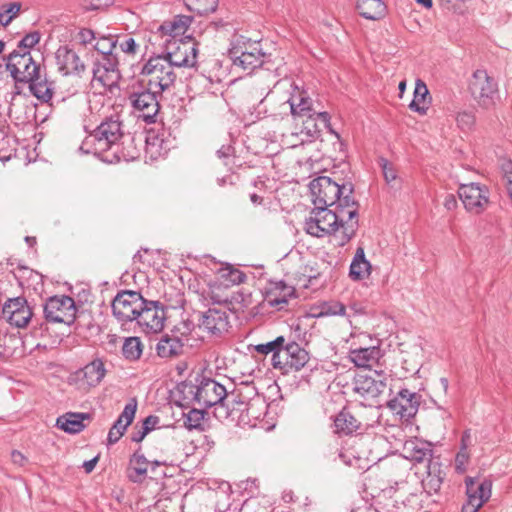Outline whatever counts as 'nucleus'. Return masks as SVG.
I'll return each instance as SVG.
<instances>
[{"mask_svg": "<svg viewBox=\"0 0 512 512\" xmlns=\"http://www.w3.org/2000/svg\"><path fill=\"white\" fill-rule=\"evenodd\" d=\"M343 206H315L305 221V231L315 237L340 233V246L348 243L356 234L359 227L358 203L355 200L341 199Z\"/></svg>", "mask_w": 512, "mask_h": 512, "instance_id": "1", "label": "nucleus"}, {"mask_svg": "<svg viewBox=\"0 0 512 512\" xmlns=\"http://www.w3.org/2000/svg\"><path fill=\"white\" fill-rule=\"evenodd\" d=\"M123 135L119 116L112 115L84 138L79 149L85 154H93L104 162H118L121 159L120 140Z\"/></svg>", "mask_w": 512, "mask_h": 512, "instance_id": "2", "label": "nucleus"}, {"mask_svg": "<svg viewBox=\"0 0 512 512\" xmlns=\"http://www.w3.org/2000/svg\"><path fill=\"white\" fill-rule=\"evenodd\" d=\"M309 187L314 206L335 207L338 204L343 206L341 199L347 197L348 200H354L352 184L339 185L326 176L312 180Z\"/></svg>", "mask_w": 512, "mask_h": 512, "instance_id": "3", "label": "nucleus"}, {"mask_svg": "<svg viewBox=\"0 0 512 512\" xmlns=\"http://www.w3.org/2000/svg\"><path fill=\"white\" fill-rule=\"evenodd\" d=\"M158 94L161 93L147 86L144 80L132 85L129 92L128 100L133 110L137 113L138 118H141L147 124L156 121V116L160 108L157 99Z\"/></svg>", "mask_w": 512, "mask_h": 512, "instance_id": "4", "label": "nucleus"}, {"mask_svg": "<svg viewBox=\"0 0 512 512\" xmlns=\"http://www.w3.org/2000/svg\"><path fill=\"white\" fill-rule=\"evenodd\" d=\"M140 74L145 78L143 80L147 86L160 93L170 89L177 79L175 70L162 55L150 58L143 65Z\"/></svg>", "mask_w": 512, "mask_h": 512, "instance_id": "5", "label": "nucleus"}, {"mask_svg": "<svg viewBox=\"0 0 512 512\" xmlns=\"http://www.w3.org/2000/svg\"><path fill=\"white\" fill-rule=\"evenodd\" d=\"M468 90L477 105L484 110L493 109L500 98L498 83L484 69L473 72Z\"/></svg>", "mask_w": 512, "mask_h": 512, "instance_id": "6", "label": "nucleus"}, {"mask_svg": "<svg viewBox=\"0 0 512 512\" xmlns=\"http://www.w3.org/2000/svg\"><path fill=\"white\" fill-rule=\"evenodd\" d=\"M466 502L462 512H478L492 496L493 481L489 477H471L464 479Z\"/></svg>", "mask_w": 512, "mask_h": 512, "instance_id": "7", "label": "nucleus"}, {"mask_svg": "<svg viewBox=\"0 0 512 512\" xmlns=\"http://www.w3.org/2000/svg\"><path fill=\"white\" fill-rule=\"evenodd\" d=\"M185 389L201 408L222 404L228 396L227 390L222 384L205 377H202L197 385H185Z\"/></svg>", "mask_w": 512, "mask_h": 512, "instance_id": "8", "label": "nucleus"}, {"mask_svg": "<svg viewBox=\"0 0 512 512\" xmlns=\"http://www.w3.org/2000/svg\"><path fill=\"white\" fill-rule=\"evenodd\" d=\"M229 57L235 66L244 70H253L264 64L266 54L262 51L259 42L238 40L229 49Z\"/></svg>", "mask_w": 512, "mask_h": 512, "instance_id": "9", "label": "nucleus"}, {"mask_svg": "<svg viewBox=\"0 0 512 512\" xmlns=\"http://www.w3.org/2000/svg\"><path fill=\"white\" fill-rule=\"evenodd\" d=\"M145 300L140 292L120 291L112 301L113 316L121 323L135 321L145 305Z\"/></svg>", "mask_w": 512, "mask_h": 512, "instance_id": "10", "label": "nucleus"}, {"mask_svg": "<svg viewBox=\"0 0 512 512\" xmlns=\"http://www.w3.org/2000/svg\"><path fill=\"white\" fill-rule=\"evenodd\" d=\"M388 375L384 371L369 370L356 374L353 391L365 400L378 398L387 388Z\"/></svg>", "mask_w": 512, "mask_h": 512, "instance_id": "11", "label": "nucleus"}, {"mask_svg": "<svg viewBox=\"0 0 512 512\" xmlns=\"http://www.w3.org/2000/svg\"><path fill=\"white\" fill-rule=\"evenodd\" d=\"M76 305L72 297L61 295L48 298L43 306L44 318L48 323L71 325L76 318Z\"/></svg>", "mask_w": 512, "mask_h": 512, "instance_id": "12", "label": "nucleus"}, {"mask_svg": "<svg viewBox=\"0 0 512 512\" xmlns=\"http://www.w3.org/2000/svg\"><path fill=\"white\" fill-rule=\"evenodd\" d=\"M6 69L16 82L26 83L37 75L40 65L33 60L30 51L14 50L7 58Z\"/></svg>", "mask_w": 512, "mask_h": 512, "instance_id": "13", "label": "nucleus"}, {"mask_svg": "<svg viewBox=\"0 0 512 512\" xmlns=\"http://www.w3.org/2000/svg\"><path fill=\"white\" fill-rule=\"evenodd\" d=\"M304 118L302 130L299 133L288 136L285 141L292 147L312 141L319 137L322 128L329 129L334 133L330 125V115L327 112L314 113L310 116H305Z\"/></svg>", "mask_w": 512, "mask_h": 512, "instance_id": "14", "label": "nucleus"}, {"mask_svg": "<svg viewBox=\"0 0 512 512\" xmlns=\"http://www.w3.org/2000/svg\"><path fill=\"white\" fill-rule=\"evenodd\" d=\"M167 51L162 57L169 62L172 68L195 67L197 63L198 49L195 43L191 41L179 40L173 41L166 40Z\"/></svg>", "mask_w": 512, "mask_h": 512, "instance_id": "15", "label": "nucleus"}, {"mask_svg": "<svg viewBox=\"0 0 512 512\" xmlns=\"http://www.w3.org/2000/svg\"><path fill=\"white\" fill-rule=\"evenodd\" d=\"M458 195L466 211L473 215L482 214L489 205V190L478 183L461 184Z\"/></svg>", "mask_w": 512, "mask_h": 512, "instance_id": "16", "label": "nucleus"}, {"mask_svg": "<svg viewBox=\"0 0 512 512\" xmlns=\"http://www.w3.org/2000/svg\"><path fill=\"white\" fill-rule=\"evenodd\" d=\"M139 312L136 322L146 333H158L164 328L166 313L158 301L145 300V305Z\"/></svg>", "mask_w": 512, "mask_h": 512, "instance_id": "17", "label": "nucleus"}, {"mask_svg": "<svg viewBox=\"0 0 512 512\" xmlns=\"http://www.w3.org/2000/svg\"><path fill=\"white\" fill-rule=\"evenodd\" d=\"M275 358L276 368L298 371L309 361V353L296 342H290L283 346Z\"/></svg>", "mask_w": 512, "mask_h": 512, "instance_id": "18", "label": "nucleus"}, {"mask_svg": "<svg viewBox=\"0 0 512 512\" xmlns=\"http://www.w3.org/2000/svg\"><path fill=\"white\" fill-rule=\"evenodd\" d=\"M2 314L10 325L17 328L26 327L33 315L27 300L22 297L9 299L2 306Z\"/></svg>", "mask_w": 512, "mask_h": 512, "instance_id": "19", "label": "nucleus"}, {"mask_svg": "<svg viewBox=\"0 0 512 512\" xmlns=\"http://www.w3.org/2000/svg\"><path fill=\"white\" fill-rule=\"evenodd\" d=\"M106 369L101 359H94L74 373V381L78 389L88 391L98 386L105 377Z\"/></svg>", "mask_w": 512, "mask_h": 512, "instance_id": "20", "label": "nucleus"}, {"mask_svg": "<svg viewBox=\"0 0 512 512\" xmlns=\"http://www.w3.org/2000/svg\"><path fill=\"white\" fill-rule=\"evenodd\" d=\"M420 405V396L408 389H402L397 396L388 402L390 410L401 418L414 417Z\"/></svg>", "mask_w": 512, "mask_h": 512, "instance_id": "21", "label": "nucleus"}, {"mask_svg": "<svg viewBox=\"0 0 512 512\" xmlns=\"http://www.w3.org/2000/svg\"><path fill=\"white\" fill-rule=\"evenodd\" d=\"M93 78L99 81L103 86L111 87L116 84L120 79L116 55L109 54L102 56L101 61H98L94 65Z\"/></svg>", "mask_w": 512, "mask_h": 512, "instance_id": "22", "label": "nucleus"}, {"mask_svg": "<svg viewBox=\"0 0 512 512\" xmlns=\"http://www.w3.org/2000/svg\"><path fill=\"white\" fill-rule=\"evenodd\" d=\"M229 327V314L223 308H209L200 321V328L215 336H221Z\"/></svg>", "mask_w": 512, "mask_h": 512, "instance_id": "23", "label": "nucleus"}, {"mask_svg": "<svg viewBox=\"0 0 512 512\" xmlns=\"http://www.w3.org/2000/svg\"><path fill=\"white\" fill-rule=\"evenodd\" d=\"M55 57L58 68L64 75H80L85 70V65L79 55L66 45L57 49Z\"/></svg>", "mask_w": 512, "mask_h": 512, "instance_id": "24", "label": "nucleus"}, {"mask_svg": "<svg viewBox=\"0 0 512 512\" xmlns=\"http://www.w3.org/2000/svg\"><path fill=\"white\" fill-rule=\"evenodd\" d=\"M137 410V401L132 398L124 407L111 429L109 430L108 444H115L124 435L127 427L133 422Z\"/></svg>", "mask_w": 512, "mask_h": 512, "instance_id": "25", "label": "nucleus"}, {"mask_svg": "<svg viewBox=\"0 0 512 512\" xmlns=\"http://www.w3.org/2000/svg\"><path fill=\"white\" fill-rule=\"evenodd\" d=\"M403 455L406 459L422 463L432 461L433 449L429 442L417 438L407 440L403 446Z\"/></svg>", "mask_w": 512, "mask_h": 512, "instance_id": "26", "label": "nucleus"}, {"mask_svg": "<svg viewBox=\"0 0 512 512\" xmlns=\"http://www.w3.org/2000/svg\"><path fill=\"white\" fill-rule=\"evenodd\" d=\"M266 408L267 406L265 402L259 398L251 401L239 402V423L243 425L255 426L256 421L264 415Z\"/></svg>", "mask_w": 512, "mask_h": 512, "instance_id": "27", "label": "nucleus"}, {"mask_svg": "<svg viewBox=\"0 0 512 512\" xmlns=\"http://www.w3.org/2000/svg\"><path fill=\"white\" fill-rule=\"evenodd\" d=\"M291 115L297 118H304L317 113L312 107V100L307 92L296 90L287 100Z\"/></svg>", "mask_w": 512, "mask_h": 512, "instance_id": "28", "label": "nucleus"}, {"mask_svg": "<svg viewBox=\"0 0 512 512\" xmlns=\"http://www.w3.org/2000/svg\"><path fill=\"white\" fill-rule=\"evenodd\" d=\"M193 18L187 15H176L171 20L164 21L159 27L158 32L163 36H169L173 41L177 37L183 36L191 25Z\"/></svg>", "mask_w": 512, "mask_h": 512, "instance_id": "29", "label": "nucleus"}, {"mask_svg": "<svg viewBox=\"0 0 512 512\" xmlns=\"http://www.w3.org/2000/svg\"><path fill=\"white\" fill-rule=\"evenodd\" d=\"M381 357L382 352L378 346L356 348L349 351V359L360 368H370Z\"/></svg>", "mask_w": 512, "mask_h": 512, "instance_id": "30", "label": "nucleus"}, {"mask_svg": "<svg viewBox=\"0 0 512 512\" xmlns=\"http://www.w3.org/2000/svg\"><path fill=\"white\" fill-rule=\"evenodd\" d=\"M445 472L439 462L430 461L426 466V476L422 479V486L428 494L437 493L443 483Z\"/></svg>", "mask_w": 512, "mask_h": 512, "instance_id": "31", "label": "nucleus"}, {"mask_svg": "<svg viewBox=\"0 0 512 512\" xmlns=\"http://www.w3.org/2000/svg\"><path fill=\"white\" fill-rule=\"evenodd\" d=\"M370 273L371 264L365 257V251L358 247L350 264L349 277L353 281H359L367 278Z\"/></svg>", "mask_w": 512, "mask_h": 512, "instance_id": "32", "label": "nucleus"}, {"mask_svg": "<svg viewBox=\"0 0 512 512\" xmlns=\"http://www.w3.org/2000/svg\"><path fill=\"white\" fill-rule=\"evenodd\" d=\"M89 418V414L86 413L70 412L58 417L56 425L59 429L67 433L76 434L85 428L84 420Z\"/></svg>", "mask_w": 512, "mask_h": 512, "instance_id": "33", "label": "nucleus"}, {"mask_svg": "<svg viewBox=\"0 0 512 512\" xmlns=\"http://www.w3.org/2000/svg\"><path fill=\"white\" fill-rule=\"evenodd\" d=\"M431 103V96L429 94L426 84L418 79L415 84L414 97L411 101L409 108L420 115H426Z\"/></svg>", "mask_w": 512, "mask_h": 512, "instance_id": "34", "label": "nucleus"}, {"mask_svg": "<svg viewBox=\"0 0 512 512\" xmlns=\"http://www.w3.org/2000/svg\"><path fill=\"white\" fill-rule=\"evenodd\" d=\"M29 84L30 92L40 101L49 102L53 97V83L49 82L46 77H43L40 71L32 81H27Z\"/></svg>", "mask_w": 512, "mask_h": 512, "instance_id": "35", "label": "nucleus"}, {"mask_svg": "<svg viewBox=\"0 0 512 512\" xmlns=\"http://www.w3.org/2000/svg\"><path fill=\"white\" fill-rule=\"evenodd\" d=\"M360 428V422L346 409L334 419V432L338 435H351Z\"/></svg>", "mask_w": 512, "mask_h": 512, "instance_id": "36", "label": "nucleus"}, {"mask_svg": "<svg viewBox=\"0 0 512 512\" xmlns=\"http://www.w3.org/2000/svg\"><path fill=\"white\" fill-rule=\"evenodd\" d=\"M183 344L177 336L163 335L156 345L157 355L161 358H170L182 352Z\"/></svg>", "mask_w": 512, "mask_h": 512, "instance_id": "37", "label": "nucleus"}, {"mask_svg": "<svg viewBox=\"0 0 512 512\" xmlns=\"http://www.w3.org/2000/svg\"><path fill=\"white\" fill-rule=\"evenodd\" d=\"M148 463L146 457L139 451H136L130 459L129 480L134 483H141L146 476Z\"/></svg>", "mask_w": 512, "mask_h": 512, "instance_id": "38", "label": "nucleus"}, {"mask_svg": "<svg viewBox=\"0 0 512 512\" xmlns=\"http://www.w3.org/2000/svg\"><path fill=\"white\" fill-rule=\"evenodd\" d=\"M385 4L381 0H358L359 14L369 20L380 19L385 13Z\"/></svg>", "mask_w": 512, "mask_h": 512, "instance_id": "39", "label": "nucleus"}, {"mask_svg": "<svg viewBox=\"0 0 512 512\" xmlns=\"http://www.w3.org/2000/svg\"><path fill=\"white\" fill-rule=\"evenodd\" d=\"M246 278L247 277L244 272L230 265H227L219 269L216 280L228 288L231 285H239L244 283Z\"/></svg>", "mask_w": 512, "mask_h": 512, "instance_id": "40", "label": "nucleus"}, {"mask_svg": "<svg viewBox=\"0 0 512 512\" xmlns=\"http://www.w3.org/2000/svg\"><path fill=\"white\" fill-rule=\"evenodd\" d=\"M143 348V343L139 337H127L122 344V355L126 360L136 361L142 356Z\"/></svg>", "mask_w": 512, "mask_h": 512, "instance_id": "41", "label": "nucleus"}, {"mask_svg": "<svg viewBox=\"0 0 512 512\" xmlns=\"http://www.w3.org/2000/svg\"><path fill=\"white\" fill-rule=\"evenodd\" d=\"M206 297L209 298L213 304L228 306L231 303L227 287L223 286L217 280L209 284Z\"/></svg>", "mask_w": 512, "mask_h": 512, "instance_id": "42", "label": "nucleus"}, {"mask_svg": "<svg viewBox=\"0 0 512 512\" xmlns=\"http://www.w3.org/2000/svg\"><path fill=\"white\" fill-rule=\"evenodd\" d=\"M285 343V338L283 336H279L276 339L269 341L267 343L258 344L255 346V351L259 354L267 355L272 353V362L274 368H276V358L275 356L281 352Z\"/></svg>", "mask_w": 512, "mask_h": 512, "instance_id": "43", "label": "nucleus"}, {"mask_svg": "<svg viewBox=\"0 0 512 512\" xmlns=\"http://www.w3.org/2000/svg\"><path fill=\"white\" fill-rule=\"evenodd\" d=\"M186 5L198 15H207L216 10L217 0H186Z\"/></svg>", "mask_w": 512, "mask_h": 512, "instance_id": "44", "label": "nucleus"}, {"mask_svg": "<svg viewBox=\"0 0 512 512\" xmlns=\"http://www.w3.org/2000/svg\"><path fill=\"white\" fill-rule=\"evenodd\" d=\"M203 409L204 408H202V409L193 408V409L189 410V412L185 415L184 423L189 429H196V428L201 427L202 421L204 419Z\"/></svg>", "mask_w": 512, "mask_h": 512, "instance_id": "45", "label": "nucleus"}, {"mask_svg": "<svg viewBox=\"0 0 512 512\" xmlns=\"http://www.w3.org/2000/svg\"><path fill=\"white\" fill-rule=\"evenodd\" d=\"M457 126L463 131L471 130L476 122V117L473 112L462 111L456 116Z\"/></svg>", "mask_w": 512, "mask_h": 512, "instance_id": "46", "label": "nucleus"}, {"mask_svg": "<svg viewBox=\"0 0 512 512\" xmlns=\"http://www.w3.org/2000/svg\"><path fill=\"white\" fill-rule=\"evenodd\" d=\"M346 313V307L344 304L338 301H330L324 303L320 315L326 316H344Z\"/></svg>", "mask_w": 512, "mask_h": 512, "instance_id": "47", "label": "nucleus"}, {"mask_svg": "<svg viewBox=\"0 0 512 512\" xmlns=\"http://www.w3.org/2000/svg\"><path fill=\"white\" fill-rule=\"evenodd\" d=\"M116 41L111 37H100L94 44L95 50L102 54V56L113 54L112 51L116 46Z\"/></svg>", "mask_w": 512, "mask_h": 512, "instance_id": "48", "label": "nucleus"}, {"mask_svg": "<svg viewBox=\"0 0 512 512\" xmlns=\"http://www.w3.org/2000/svg\"><path fill=\"white\" fill-rule=\"evenodd\" d=\"M20 4L11 3L8 6H3L0 9V22L7 25L13 17L19 12Z\"/></svg>", "mask_w": 512, "mask_h": 512, "instance_id": "49", "label": "nucleus"}, {"mask_svg": "<svg viewBox=\"0 0 512 512\" xmlns=\"http://www.w3.org/2000/svg\"><path fill=\"white\" fill-rule=\"evenodd\" d=\"M40 41V34L37 31L25 35L18 44V51H29Z\"/></svg>", "mask_w": 512, "mask_h": 512, "instance_id": "50", "label": "nucleus"}, {"mask_svg": "<svg viewBox=\"0 0 512 512\" xmlns=\"http://www.w3.org/2000/svg\"><path fill=\"white\" fill-rule=\"evenodd\" d=\"M470 461V454L468 451H464V449H459L458 453L455 456V471L458 474H463L467 470V465Z\"/></svg>", "mask_w": 512, "mask_h": 512, "instance_id": "51", "label": "nucleus"}, {"mask_svg": "<svg viewBox=\"0 0 512 512\" xmlns=\"http://www.w3.org/2000/svg\"><path fill=\"white\" fill-rule=\"evenodd\" d=\"M379 163L382 168L386 182L391 183L392 181H394L397 178V172L393 165L385 158H381Z\"/></svg>", "mask_w": 512, "mask_h": 512, "instance_id": "52", "label": "nucleus"}, {"mask_svg": "<svg viewBox=\"0 0 512 512\" xmlns=\"http://www.w3.org/2000/svg\"><path fill=\"white\" fill-rule=\"evenodd\" d=\"M77 39L79 43L83 46H87L93 43L96 40L95 32L88 28H82L77 34Z\"/></svg>", "mask_w": 512, "mask_h": 512, "instance_id": "53", "label": "nucleus"}, {"mask_svg": "<svg viewBox=\"0 0 512 512\" xmlns=\"http://www.w3.org/2000/svg\"><path fill=\"white\" fill-rule=\"evenodd\" d=\"M120 49L127 54H135L137 51V44L132 37H127L119 43Z\"/></svg>", "mask_w": 512, "mask_h": 512, "instance_id": "54", "label": "nucleus"}, {"mask_svg": "<svg viewBox=\"0 0 512 512\" xmlns=\"http://www.w3.org/2000/svg\"><path fill=\"white\" fill-rule=\"evenodd\" d=\"M113 3V0H90L89 4L86 5L87 9L98 10L103 7L109 6Z\"/></svg>", "mask_w": 512, "mask_h": 512, "instance_id": "55", "label": "nucleus"}, {"mask_svg": "<svg viewBox=\"0 0 512 512\" xmlns=\"http://www.w3.org/2000/svg\"><path fill=\"white\" fill-rule=\"evenodd\" d=\"M159 419L157 416L150 415L145 418L142 424V428L147 430V433L153 430L158 424Z\"/></svg>", "mask_w": 512, "mask_h": 512, "instance_id": "56", "label": "nucleus"}, {"mask_svg": "<svg viewBox=\"0 0 512 512\" xmlns=\"http://www.w3.org/2000/svg\"><path fill=\"white\" fill-rule=\"evenodd\" d=\"M234 153V148L231 145H223L217 150V156L220 159H229Z\"/></svg>", "mask_w": 512, "mask_h": 512, "instance_id": "57", "label": "nucleus"}, {"mask_svg": "<svg viewBox=\"0 0 512 512\" xmlns=\"http://www.w3.org/2000/svg\"><path fill=\"white\" fill-rule=\"evenodd\" d=\"M147 430L146 429H143L142 427L136 431H134L131 435V440L133 442H141L145 436L147 435Z\"/></svg>", "mask_w": 512, "mask_h": 512, "instance_id": "58", "label": "nucleus"}, {"mask_svg": "<svg viewBox=\"0 0 512 512\" xmlns=\"http://www.w3.org/2000/svg\"><path fill=\"white\" fill-rule=\"evenodd\" d=\"M11 458L13 463L19 466L24 465V463L26 462V457L19 451H13L11 453Z\"/></svg>", "mask_w": 512, "mask_h": 512, "instance_id": "59", "label": "nucleus"}, {"mask_svg": "<svg viewBox=\"0 0 512 512\" xmlns=\"http://www.w3.org/2000/svg\"><path fill=\"white\" fill-rule=\"evenodd\" d=\"M98 459H99V457L96 456L93 459L85 461L83 463V468H84L86 473H91L94 470V468H95V466H96V464L98 462Z\"/></svg>", "mask_w": 512, "mask_h": 512, "instance_id": "60", "label": "nucleus"}, {"mask_svg": "<svg viewBox=\"0 0 512 512\" xmlns=\"http://www.w3.org/2000/svg\"><path fill=\"white\" fill-rule=\"evenodd\" d=\"M268 302L270 306L272 307H280L283 304L287 303V299L285 297L279 298V297H268Z\"/></svg>", "mask_w": 512, "mask_h": 512, "instance_id": "61", "label": "nucleus"}, {"mask_svg": "<svg viewBox=\"0 0 512 512\" xmlns=\"http://www.w3.org/2000/svg\"><path fill=\"white\" fill-rule=\"evenodd\" d=\"M444 206L448 210H453L457 206V200L454 195H448L445 198Z\"/></svg>", "mask_w": 512, "mask_h": 512, "instance_id": "62", "label": "nucleus"}, {"mask_svg": "<svg viewBox=\"0 0 512 512\" xmlns=\"http://www.w3.org/2000/svg\"><path fill=\"white\" fill-rule=\"evenodd\" d=\"M470 442V432L468 430L464 431L461 437L460 449H464V451H468V446Z\"/></svg>", "mask_w": 512, "mask_h": 512, "instance_id": "63", "label": "nucleus"}, {"mask_svg": "<svg viewBox=\"0 0 512 512\" xmlns=\"http://www.w3.org/2000/svg\"><path fill=\"white\" fill-rule=\"evenodd\" d=\"M244 401L243 399L239 398V395L232 394V409L231 414L234 415L235 412H239V402Z\"/></svg>", "mask_w": 512, "mask_h": 512, "instance_id": "64", "label": "nucleus"}]
</instances>
